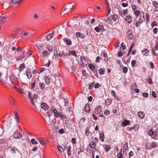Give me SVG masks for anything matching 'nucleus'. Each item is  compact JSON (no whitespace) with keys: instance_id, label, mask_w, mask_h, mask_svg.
I'll list each match as a JSON object with an SVG mask.
<instances>
[{"instance_id":"7c9ffc66","label":"nucleus","mask_w":158,"mask_h":158,"mask_svg":"<svg viewBox=\"0 0 158 158\" xmlns=\"http://www.w3.org/2000/svg\"><path fill=\"white\" fill-rule=\"evenodd\" d=\"M89 145L91 148H93L95 147L96 144L94 142L92 141L89 144Z\"/></svg>"},{"instance_id":"e2e57ef3","label":"nucleus","mask_w":158,"mask_h":158,"mask_svg":"<svg viewBox=\"0 0 158 158\" xmlns=\"http://www.w3.org/2000/svg\"><path fill=\"white\" fill-rule=\"evenodd\" d=\"M150 66L151 68L152 69H153L154 68V64L152 62H149Z\"/></svg>"},{"instance_id":"72a5a7b5","label":"nucleus","mask_w":158,"mask_h":158,"mask_svg":"<svg viewBox=\"0 0 158 158\" xmlns=\"http://www.w3.org/2000/svg\"><path fill=\"white\" fill-rule=\"evenodd\" d=\"M154 137L151 136V138L154 140H157L158 139L157 138V132L154 131V132L153 135Z\"/></svg>"},{"instance_id":"49530a36","label":"nucleus","mask_w":158,"mask_h":158,"mask_svg":"<svg viewBox=\"0 0 158 158\" xmlns=\"http://www.w3.org/2000/svg\"><path fill=\"white\" fill-rule=\"evenodd\" d=\"M89 67L92 70H94L95 68L94 66L92 64H89Z\"/></svg>"},{"instance_id":"680f3d73","label":"nucleus","mask_w":158,"mask_h":158,"mask_svg":"<svg viewBox=\"0 0 158 158\" xmlns=\"http://www.w3.org/2000/svg\"><path fill=\"white\" fill-rule=\"evenodd\" d=\"M134 155V154L133 152L131 151L129 153V157H132Z\"/></svg>"},{"instance_id":"f03ea898","label":"nucleus","mask_w":158,"mask_h":158,"mask_svg":"<svg viewBox=\"0 0 158 158\" xmlns=\"http://www.w3.org/2000/svg\"><path fill=\"white\" fill-rule=\"evenodd\" d=\"M65 50L67 52H63V55L64 56H69L71 55H72L75 57L77 56L76 53L75 51H69V50H67L66 49H65Z\"/></svg>"},{"instance_id":"a878e982","label":"nucleus","mask_w":158,"mask_h":158,"mask_svg":"<svg viewBox=\"0 0 158 158\" xmlns=\"http://www.w3.org/2000/svg\"><path fill=\"white\" fill-rule=\"evenodd\" d=\"M64 41L67 45H70L72 44V42L69 39H68L67 38H64L63 39Z\"/></svg>"},{"instance_id":"ea45409f","label":"nucleus","mask_w":158,"mask_h":158,"mask_svg":"<svg viewBox=\"0 0 158 158\" xmlns=\"http://www.w3.org/2000/svg\"><path fill=\"white\" fill-rule=\"evenodd\" d=\"M105 70L104 68L99 69L98 70L99 73L100 75H102L104 73Z\"/></svg>"},{"instance_id":"20e7f679","label":"nucleus","mask_w":158,"mask_h":158,"mask_svg":"<svg viewBox=\"0 0 158 158\" xmlns=\"http://www.w3.org/2000/svg\"><path fill=\"white\" fill-rule=\"evenodd\" d=\"M102 107L100 105L96 106L94 110L95 113L97 114H101L102 112Z\"/></svg>"},{"instance_id":"4d7b16f0","label":"nucleus","mask_w":158,"mask_h":158,"mask_svg":"<svg viewBox=\"0 0 158 158\" xmlns=\"http://www.w3.org/2000/svg\"><path fill=\"white\" fill-rule=\"evenodd\" d=\"M110 113V111L107 109L104 112V114L106 115H109Z\"/></svg>"},{"instance_id":"1a4fd4ad","label":"nucleus","mask_w":158,"mask_h":158,"mask_svg":"<svg viewBox=\"0 0 158 158\" xmlns=\"http://www.w3.org/2000/svg\"><path fill=\"white\" fill-rule=\"evenodd\" d=\"M37 140H38L39 142L43 145H45L48 142V141H46L44 139L41 138H38L37 139Z\"/></svg>"},{"instance_id":"8fccbe9b","label":"nucleus","mask_w":158,"mask_h":158,"mask_svg":"<svg viewBox=\"0 0 158 158\" xmlns=\"http://www.w3.org/2000/svg\"><path fill=\"white\" fill-rule=\"evenodd\" d=\"M153 133L154 131L152 129L150 130L148 132V135L151 136L153 135Z\"/></svg>"},{"instance_id":"f257e3e1","label":"nucleus","mask_w":158,"mask_h":158,"mask_svg":"<svg viewBox=\"0 0 158 158\" xmlns=\"http://www.w3.org/2000/svg\"><path fill=\"white\" fill-rule=\"evenodd\" d=\"M28 97L31 100V103L35 107H37V105L40 103V101L38 99L39 98L38 95L37 94H34L32 97L31 92L28 91Z\"/></svg>"},{"instance_id":"cd10ccee","label":"nucleus","mask_w":158,"mask_h":158,"mask_svg":"<svg viewBox=\"0 0 158 158\" xmlns=\"http://www.w3.org/2000/svg\"><path fill=\"white\" fill-rule=\"evenodd\" d=\"M102 54H103V58L104 60L105 61H107L108 60V59L107 58V55L106 53V52H102Z\"/></svg>"},{"instance_id":"c9c22d12","label":"nucleus","mask_w":158,"mask_h":158,"mask_svg":"<svg viewBox=\"0 0 158 158\" xmlns=\"http://www.w3.org/2000/svg\"><path fill=\"white\" fill-rule=\"evenodd\" d=\"M131 8L133 11H135L137 10V9L139 8V6L133 4L131 6Z\"/></svg>"},{"instance_id":"58836bf2","label":"nucleus","mask_w":158,"mask_h":158,"mask_svg":"<svg viewBox=\"0 0 158 158\" xmlns=\"http://www.w3.org/2000/svg\"><path fill=\"white\" fill-rule=\"evenodd\" d=\"M67 8H64V10H65L66 9L72 10L74 7V5H73L70 4L68 6H67Z\"/></svg>"},{"instance_id":"0e129e2a","label":"nucleus","mask_w":158,"mask_h":158,"mask_svg":"<svg viewBox=\"0 0 158 158\" xmlns=\"http://www.w3.org/2000/svg\"><path fill=\"white\" fill-rule=\"evenodd\" d=\"M157 25L156 22L155 21H153L151 24V26L153 27L154 26H156Z\"/></svg>"},{"instance_id":"603ef678","label":"nucleus","mask_w":158,"mask_h":158,"mask_svg":"<svg viewBox=\"0 0 158 158\" xmlns=\"http://www.w3.org/2000/svg\"><path fill=\"white\" fill-rule=\"evenodd\" d=\"M57 146V148L59 151L61 152H62L63 151V148H62L60 146L58 145Z\"/></svg>"},{"instance_id":"7ed1b4c3","label":"nucleus","mask_w":158,"mask_h":158,"mask_svg":"<svg viewBox=\"0 0 158 158\" xmlns=\"http://www.w3.org/2000/svg\"><path fill=\"white\" fill-rule=\"evenodd\" d=\"M32 36L31 32H25L23 34L21 35V37L23 38H28Z\"/></svg>"},{"instance_id":"423d86ee","label":"nucleus","mask_w":158,"mask_h":158,"mask_svg":"<svg viewBox=\"0 0 158 158\" xmlns=\"http://www.w3.org/2000/svg\"><path fill=\"white\" fill-rule=\"evenodd\" d=\"M127 36L129 39H132L133 35H132V31L131 29H129L127 33Z\"/></svg>"},{"instance_id":"a211bd4d","label":"nucleus","mask_w":158,"mask_h":158,"mask_svg":"<svg viewBox=\"0 0 158 158\" xmlns=\"http://www.w3.org/2000/svg\"><path fill=\"white\" fill-rule=\"evenodd\" d=\"M26 75L28 79H30L32 76V74L30 71L28 69L26 71Z\"/></svg>"},{"instance_id":"4c0bfd02","label":"nucleus","mask_w":158,"mask_h":158,"mask_svg":"<svg viewBox=\"0 0 158 158\" xmlns=\"http://www.w3.org/2000/svg\"><path fill=\"white\" fill-rule=\"evenodd\" d=\"M6 21V19L3 17H0V23L5 22Z\"/></svg>"},{"instance_id":"b1692460","label":"nucleus","mask_w":158,"mask_h":158,"mask_svg":"<svg viewBox=\"0 0 158 158\" xmlns=\"http://www.w3.org/2000/svg\"><path fill=\"white\" fill-rule=\"evenodd\" d=\"M53 111L55 116L57 117H59L60 116V115L61 114L60 113H58L56 109H54Z\"/></svg>"},{"instance_id":"f704fd0d","label":"nucleus","mask_w":158,"mask_h":158,"mask_svg":"<svg viewBox=\"0 0 158 158\" xmlns=\"http://www.w3.org/2000/svg\"><path fill=\"white\" fill-rule=\"evenodd\" d=\"M113 20L114 21H116L118 19V16L116 15H114L111 16Z\"/></svg>"},{"instance_id":"bb28decb","label":"nucleus","mask_w":158,"mask_h":158,"mask_svg":"<svg viewBox=\"0 0 158 158\" xmlns=\"http://www.w3.org/2000/svg\"><path fill=\"white\" fill-rule=\"evenodd\" d=\"M112 100L110 99H106L105 100L106 105L107 106L110 105L112 103Z\"/></svg>"},{"instance_id":"a18cd8bd","label":"nucleus","mask_w":158,"mask_h":158,"mask_svg":"<svg viewBox=\"0 0 158 158\" xmlns=\"http://www.w3.org/2000/svg\"><path fill=\"white\" fill-rule=\"evenodd\" d=\"M147 80L149 84H151L152 83V81L151 77H148V78L147 79Z\"/></svg>"},{"instance_id":"f8f14e48","label":"nucleus","mask_w":158,"mask_h":158,"mask_svg":"<svg viewBox=\"0 0 158 158\" xmlns=\"http://www.w3.org/2000/svg\"><path fill=\"white\" fill-rule=\"evenodd\" d=\"M76 36L77 37H79L81 39L84 38L85 37V35L79 32H77L76 33Z\"/></svg>"},{"instance_id":"aec40b11","label":"nucleus","mask_w":158,"mask_h":158,"mask_svg":"<svg viewBox=\"0 0 158 158\" xmlns=\"http://www.w3.org/2000/svg\"><path fill=\"white\" fill-rule=\"evenodd\" d=\"M130 122L129 120L127 119H125L124 121L123 122V126L125 127L127 125H129L130 123Z\"/></svg>"},{"instance_id":"6ab92c4d","label":"nucleus","mask_w":158,"mask_h":158,"mask_svg":"<svg viewBox=\"0 0 158 158\" xmlns=\"http://www.w3.org/2000/svg\"><path fill=\"white\" fill-rule=\"evenodd\" d=\"M55 33L54 31H53L52 33L48 35L46 37V39L47 40L49 41V40L52 37L53 35V34Z\"/></svg>"},{"instance_id":"4be33fe9","label":"nucleus","mask_w":158,"mask_h":158,"mask_svg":"<svg viewBox=\"0 0 158 158\" xmlns=\"http://www.w3.org/2000/svg\"><path fill=\"white\" fill-rule=\"evenodd\" d=\"M104 135L103 132L102 131L99 134V138L103 142L104 139Z\"/></svg>"},{"instance_id":"2f4dec72","label":"nucleus","mask_w":158,"mask_h":158,"mask_svg":"<svg viewBox=\"0 0 158 158\" xmlns=\"http://www.w3.org/2000/svg\"><path fill=\"white\" fill-rule=\"evenodd\" d=\"M111 148L110 145H106L105 147L104 148L105 152H107Z\"/></svg>"},{"instance_id":"a19ab883","label":"nucleus","mask_w":158,"mask_h":158,"mask_svg":"<svg viewBox=\"0 0 158 158\" xmlns=\"http://www.w3.org/2000/svg\"><path fill=\"white\" fill-rule=\"evenodd\" d=\"M17 91L19 93H20L22 94H24L25 92L24 89L21 88L18 89L17 90Z\"/></svg>"},{"instance_id":"6e6552de","label":"nucleus","mask_w":158,"mask_h":158,"mask_svg":"<svg viewBox=\"0 0 158 158\" xmlns=\"http://www.w3.org/2000/svg\"><path fill=\"white\" fill-rule=\"evenodd\" d=\"M139 126L138 124L134 125L133 126L131 127H127V131H130L133 129H134L135 131H137L139 129Z\"/></svg>"},{"instance_id":"338daca9","label":"nucleus","mask_w":158,"mask_h":158,"mask_svg":"<svg viewBox=\"0 0 158 158\" xmlns=\"http://www.w3.org/2000/svg\"><path fill=\"white\" fill-rule=\"evenodd\" d=\"M152 96L154 98L157 97L156 95L155 92L153 91L152 92Z\"/></svg>"},{"instance_id":"2eb2a0df","label":"nucleus","mask_w":158,"mask_h":158,"mask_svg":"<svg viewBox=\"0 0 158 158\" xmlns=\"http://www.w3.org/2000/svg\"><path fill=\"white\" fill-rule=\"evenodd\" d=\"M138 116L140 118H143L145 117V113L143 112L139 111L138 113Z\"/></svg>"},{"instance_id":"ddd939ff","label":"nucleus","mask_w":158,"mask_h":158,"mask_svg":"<svg viewBox=\"0 0 158 158\" xmlns=\"http://www.w3.org/2000/svg\"><path fill=\"white\" fill-rule=\"evenodd\" d=\"M125 21L128 23H130L132 21V17L130 15L126 16L125 18Z\"/></svg>"},{"instance_id":"3c124183","label":"nucleus","mask_w":158,"mask_h":158,"mask_svg":"<svg viewBox=\"0 0 158 158\" xmlns=\"http://www.w3.org/2000/svg\"><path fill=\"white\" fill-rule=\"evenodd\" d=\"M142 22L140 21H137L135 23V26L136 27H138L139 26L140 24H141L142 23Z\"/></svg>"},{"instance_id":"79ce46f5","label":"nucleus","mask_w":158,"mask_h":158,"mask_svg":"<svg viewBox=\"0 0 158 158\" xmlns=\"http://www.w3.org/2000/svg\"><path fill=\"white\" fill-rule=\"evenodd\" d=\"M140 11L138 10L134 11V14L136 18H138L139 15Z\"/></svg>"},{"instance_id":"c756f323","label":"nucleus","mask_w":158,"mask_h":158,"mask_svg":"<svg viewBox=\"0 0 158 158\" xmlns=\"http://www.w3.org/2000/svg\"><path fill=\"white\" fill-rule=\"evenodd\" d=\"M39 87L42 90L44 89L45 87L44 83L43 82L40 83Z\"/></svg>"},{"instance_id":"9d476101","label":"nucleus","mask_w":158,"mask_h":158,"mask_svg":"<svg viewBox=\"0 0 158 158\" xmlns=\"http://www.w3.org/2000/svg\"><path fill=\"white\" fill-rule=\"evenodd\" d=\"M10 80L11 82L15 83H16L18 79L15 76H12L10 77Z\"/></svg>"},{"instance_id":"052dcab7","label":"nucleus","mask_w":158,"mask_h":158,"mask_svg":"<svg viewBox=\"0 0 158 158\" xmlns=\"http://www.w3.org/2000/svg\"><path fill=\"white\" fill-rule=\"evenodd\" d=\"M135 44L134 43H132L130 47V48H129V51H131L133 47L134 46Z\"/></svg>"},{"instance_id":"473e14b6","label":"nucleus","mask_w":158,"mask_h":158,"mask_svg":"<svg viewBox=\"0 0 158 158\" xmlns=\"http://www.w3.org/2000/svg\"><path fill=\"white\" fill-rule=\"evenodd\" d=\"M45 83L47 85H49L50 82V78L49 77H46L45 79Z\"/></svg>"},{"instance_id":"5701e85b","label":"nucleus","mask_w":158,"mask_h":158,"mask_svg":"<svg viewBox=\"0 0 158 158\" xmlns=\"http://www.w3.org/2000/svg\"><path fill=\"white\" fill-rule=\"evenodd\" d=\"M25 68V66L24 63L21 64L19 68V70L20 72L22 71L23 69Z\"/></svg>"},{"instance_id":"864d4df0","label":"nucleus","mask_w":158,"mask_h":158,"mask_svg":"<svg viewBox=\"0 0 158 158\" xmlns=\"http://www.w3.org/2000/svg\"><path fill=\"white\" fill-rule=\"evenodd\" d=\"M31 142L32 144L34 145L38 143L37 141L34 138H33L31 140Z\"/></svg>"},{"instance_id":"13d9d810","label":"nucleus","mask_w":158,"mask_h":158,"mask_svg":"<svg viewBox=\"0 0 158 158\" xmlns=\"http://www.w3.org/2000/svg\"><path fill=\"white\" fill-rule=\"evenodd\" d=\"M117 158H123V156L122 153H118L117 155Z\"/></svg>"},{"instance_id":"de8ad7c7","label":"nucleus","mask_w":158,"mask_h":158,"mask_svg":"<svg viewBox=\"0 0 158 158\" xmlns=\"http://www.w3.org/2000/svg\"><path fill=\"white\" fill-rule=\"evenodd\" d=\"M10 103L12 105H15V101L14 99L12 97L10 98Z\"/></svg>"},{"instance_id":"9b49d317","label":"nucleus","mask_w":158,"mask_h":158,"mask_svg":"<svg viewBox=\"0 0 158 158\" xmlns=\"http://www.w3.org/2000/svg\"><path fill=\"white\" fill-rule=\"evenodd\" d=\"M41 108L45 111H46L48 110V105L45 103L43 102L41 104Z\"/></svg>"},{"instance_id":"c85d7f7f","label":"nucleus","mask_w":158,"mask_h":158,"mask_svg":"<svg viewBox=\"0 0 158 158\" xmlns=\"http://www.w3.org/2000/svg\"><path fill=\"white\" fill-rule=\"evenodd\" d=\"M128 149V143L127 142L123 146V152H126V151Z\"/></svg>"},{"instance_id":"09e8293b","label":"nucleus","mask_w":158,"mask_h":158,"mask_svg":"<svg viewBox=\"0 0 158 158\" xmlns=\"http://www.w3.org/2000/svg\"><path fill=\"white\" fill-rule=\"evenodd\" d=\"M122 69L123 70V72L125 73H126L128 70L127 68L125 66H123L122 67Z\"/></svg>"},{"instance_id":"e433bc0d","label":"nucleus","mask_w":158,"mask_h":158,"mask_svg":"<svg viewBox=\"0 0 158 158\" xmlns=\"http://www.w3.org/2000/svg\"><path fill=\"white\" fill-rule=\"evenodd\" d=\"M111 94L114 97L116 100H118V98L117 96H116V94L115 91L113 90H112L111 91Z\"/></svg>"},{"instance_id":"6e6d98bb","label":"nucleus","mask_w":158,"mask_h":158,"mask_svg":"<svg viewBox=\"0 0 158 158\" xmlns=\"http://www.w3.org/2000/svg\"><path fill=\"white\" fill-rule=\"evenodd\" d=\"M131 64L132 67H134L136 65V61L135 60H133L131 62Z\"/></svg>"},{"instance_id":"0eeeda50","label":"nucleus","mask_w":158,"mask_h":158,"mask_svg":"<svg viewBox=\"0 0 158 158\" xmlns=\"http://www.w3.org/2000/svg\"><path fill=\"white\" fill-rule=\"evenodd\" d=\"M80 60L82 63L85 65H87L88 63V60L87 58L84 57L83 56H81Z\"/></svg>"},{"instance_id":"5fc2aeb1","label":"nucleus","mask_w":158,"mask_h":158,"mask_svg":"<svg viewBox=\"0 0 158 158\" xmlns=\"http://www.w3.org/2000/svg\"><path fill=\"white\" fill-rule=\"evenodd\" d=\"M94 82H93L91 84H90L89 85V89H93V88L94 86Z\"/></svg>"},{"instance_id":"bf43d9fd","label":"nucleus","mask_w":158,"mask_h":158,"mask_svg":"<svg viewBox=\"0 0 158 158\" xmlns=\"http://www.w3.org/2000/svg\"><path fill=\"white\" fill-rule=\"evenodd\" d=\"M64 106H67L68 105V99L67 98H65L64 99Z\"/></svg>"},{"instance_id":"412c9836","label":"nucleus","mask_w":158,"mask_h":158,"mask_svg":"<svg viewBox=\"0 0 158 158\" xmlns=\"http://www.w3.org/2000/svg\"><path fill=\"white\" fill-rule=\"evenodd\" d=\"M49 55V53L46 50H44L43 51L42 54H41L40 55L43 57H44L48 55Z\"/></svg>"},{"instance_id":"37998d69","label":"nucleus","mask_w":158,"mask_h":158,"mask_svg":"<svg viewBox=\"0 0 158 158\" xmlns=\"http://www.w3.org/2000/svg\"><path fill=\"white\" fill-rule=\"evenodd\" d=\"M156 143L155 142H153L151 143V148H155L156 146Z\"/></svg>"},{"instance_id":"39448f33","label":"nucleus","mask_w":158,"mask_h":158,"mask_svg":"<svg viewBox=\"0 0 158 158\" xmlns=\"http://www.w3.org/2000/svg\"><path fill=\"white\" fill-rule=\"evenodd\" d=\"M22 136L20 132L16 130L14 133V137L15 139H19Z\"/></svg>"},{"instance_id":"c03bdc74","label":"nucleus","mask_w":158,"mask_h":158,"mask_svg":"<svg viewBox=\"0 0 158 158\" xmlns=\"http://www.w3.org/2000/svg\"><path fill=\"white\" fill-rule=\"evenodd\" d=\"M122 3V5L123 7H125L129 6V4L127 2H123Z\"/></svg>"},{"instance_id":"774afa93","label":"nucleus","mask_w":158,"mask_h":158,"mask_svg":"<svg viewBox=\"0 0 158 158\" xmlns=\"http://www.w3.org/2000/svg\"><path fill=\"white\" fill-rule=\"evenodd\" d=\"M142 95L144 97L147 98L148 97V94L147 93H143Z\"/></svg>"},{"instance_id":"393cba45","label":"nucleus","mask_w":158,"mask_h":158,"mask_svg":"<svg viewBox=\"0 0 158 158\" xmlns=\"http://www.w3.org/2000/svg\"><path fill=\"white\" fill-rule=\"evenodd\" d=\"M71 149H72V147L71 145H69L68 146V156H70L71 155Z\"/></svg>"},{"instance_id":"4468645a","label":"nucleus","mask_w":158,"mask_h":158,"mask_svg":"<svg viewBox=\"0 0 158 158\" xmlns=\"http://www.w3.org/2000/svg\"><path fill=\"white\" fill-rule=\"evenodd\" d=\"M142 53L144 56H147L148 55L149 53V51L147 48H145L141 51Z\"/></svg>"},{"instance_id":"f3484780","label":"nucleus","mask_w":158,"mask_h":158,"mask_svg":"<svg viewBox=\"0 0 158 158\" xmlns=\"http://www.w3.org/2000/svg\"><path fill=\"white\" fill-rule=\"evenodd\" d=\"M85 111L87 112V113H89L90 111V107L88 103H86L85 104Z\"/></svg>"},{"instance_id":"dca6fc26","label":"nucleus","mask_w":158,"mask_h":158,"mask_svg":"<svg viewBox=\"0 0 158 158\" xmlns=\"http://www.w3.org/2000/svg\"><path fill=\"white\" fill-rule=\"evenodd\" d=\"M145 20V18L144 17V13L143 12L140 13V15L139 18V20L143 22Z\"/></svg>"},{"instance_id":"69168bd1","label":"nucleus","mask_w":158,"mask_h":158,"mask_svg":"<svg viewBox=\"0 0 158 158\" xmlns=\"http://www.w3.org/2000/svg\"><path fill=\"white\" fill-rule=\"evenodd\" d=\"M153 4L155 7L158 6V3L156 1H154L153 2Z\"/></svg>"}]
</instances>
